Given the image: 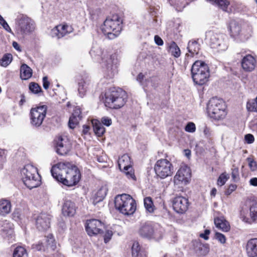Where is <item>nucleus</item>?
<instances>
[{
	"mask_svg": "<svg viewBox=\"0 0 257 257\" xmlns=\"http://www.w3.org/2000/svg\"><path fill=\"white\" fill-rule=\"evenodd\" d=\"M51 172L58 181L67 186L77 184L81 178L78 168L69 162H59L53 165Z\"/></svg>",
	"mask_w": 257,
	"mask_h": 257,
	"instance_id": "1",
	"label": "nucleus"
},
{
	"mask_svg": "<svg viewBox=\"0 0 257 257\" xmlns=\"http://www.w3.org/2000/svg\"><path fill=\"white\" fill-rule=\"evenodd\" d=\"M90 54L101 64L103 71L108 77L111 78L117 73L118 61L115 54L109 55L97 46L92 47Z\"/></svg>",
	"mask_w": 257,
	"mask_h": 257,
	"instance_id": "2",
	"label": "nucleus"
},
{
	"mask_svg": "<svg viewBox=\"0 0 257 257\" xmlns=\"http://www.w3.org/2000/svg\"><path fill=\"white\" fill-rule=\"evenodd\" d=\"M126 99V92L120 88H110L105 94V104L111 108L118 109L122 107Z\"/></svg>",
	"mask_w": 257,
	"mask_h": 257,
	"instance_id": "3",
	"label": "nucleus"
},
{
	"mask_svg": "<svg viewBox=\"0 0 257 257\" xmlns=\"http://www.w3.org/2000/svg\"><path fill=\"white\" fill-rule=\"evenodd\" d=\"M206 111L211 118L217 120L223 119L227 114L224 101L216 97H213L209 100L207 104Z\"/></svg>",
	"mask_w": 257,
	"mask_h": 257,
	"instance_id": "4",
	"label": "nucleus"
},
{
	"mask_svg": "<svg viewBox=\"0 0 257 257\" xmlns=\"http://www.w3.org/2000/svg\"><path fill=\"white\" fill-rule=\"evenodd\" d=\"M21 176L24 184L30 189L40 185V176L37 169L32 165H25L21 170Z\"/></svg>",
	"mask_w": 257,
	"mask_h": 257,
	"instance_id": "5",
	"label": "nucleus"
},
{
	"mask_svg": "<svg viewBox=\"0 0 257 257\" xmlns=\"http://www.w3.org/2000/svg\"><path fill=\"white\" fill-rule=\"evenodd\" d=\"M191 76L194 82L197 85L205 84L210 76L209 67L201 61H196L192 66Z\"/></svg>",
	"mask_w": 257,
	"mask_h": 257,
	"instance_id": "6",
	"label": "nucleus"
},
{
	"mask_svg": "<svg viewBox=\"0 0 257 257\" xmlns=\"http://www.w3.org/2000/svg\"><path fill=\"white\" fill-rule=\"evenodd\" d=\"M122 20L117 15L108 17L101 26V30L104 35H108L109 39L117 37L121 31Z\"/></svg>",
	"mask_w": 257,
	"mask_h": 257,
	"instance_id": "7",
	"label": "nucleus"
},
{
	"mask_svg": "<svg viewBox=\"0 0 257 257\" xmlns=\"http://www.w3.org/2000/svg\"><path fill=\"white\" fill-rule=\"evenodd\" d=\"M114 203L116 209L125 215L133 214L136 209L135 200L128 194H122L117 196Z\"/></svg>",
	"mask_w": 257,
	"mask_h": 257,
	"instance_id": "8",
	"label": "nucleus"
},
{
	"mask_svg": "<svg viewBox=\"0 0 257 257\" xmlns=\"http://www.w3.org/2000/svg\"><path fill=\"white\" fill-rule=\"evenodd\" d=\"M225 36L222 34H217L213 31H208L206 33V40L210 47L217 49L218 51H224L227 48Z\"/></svg>",
	"mask_w": 257,
	"mask_h": 257,
	"instance_id": "9",
	"label": "nucleus"
},
{
	"mask_svg": "<svg viewBox=\"0 0 257 257\" xmlns=\"http://www.w3.org/2000/svg\"><path fill=\"white\" fill-rule=\"evenodd\" d=\"M17 29L21 34H27L35 28L34 21L26 15L20 14L16 20Z\"/></svg>",
	"mask_w": 257,
	"mask_h": 257,
	"instance_id": "10",
	"label": "nucleus"
},
{
	"mask_svg": "<svg viewBox=\"0 0 257 257\" xmlns=\"http://www.w3.org/2000/svg\"><path fill=\"white\" fill-rule=\"evenodd\" d=\"M154 170L157 175L162 179L171 176L173 173V167L167 159H160L157 161Z\"/></svg>",
	"mask_w": 257,
	"mask_h": 257,
	"instance_id": "11",
	"label": "nucleus"
},
{
	"mask_svg": "<svg viewBox=\"0 0 257 257\" xmlns=\"http://www.w3.org/2000/svg\"><path fill=\"white\" fill-rule=\"evenodd\" d=\"M191 176V173L190 168L185 165L182 166L174 176V184L178 187L182 188L189 183Z\"/></svg>",
	"mask_w": 257,
	"mask_h": 257,
	"instance_id": "12",
	"label": "nucleus"
},
{
	"mask_svg": "<svg viewBox=\"0 0 257 257\" xmlns=\"http://www.w3.org/2000/svg\"><path fill=\"white\" fill-rule=\"evenodd\" d=\"M47 107L43 105L32 108L30 112L31 123L36 127L40 126L46 116Z\"/></svg>",
	"mask_w": 257,
	"mask_h": 257,
	"instance_id": "13",
	"label": "nucleus"
},
{
	"mask_svg": "<svg viewBox=\"0 0 257 257\" xmlns=\"http://www.w3.org/2000/svg\"><path fill=\"white\" fill-rule=\"evenodd\" d=\"M118 164L119 169L123 171L128 178L135 180L131 158L128 155L124 154L120 157L118 160Z\"/></svg>",
	"mask_w": 257,
	"mask_h": 257,
	"instance_id": "14",
	"label": "nucleus"
},
{
	"mask_svg": "<svg viewBox=\"0 0 257 257\" xmlns=\"http://www.w3.org/2000/svg\"><path fill=\"white\" fill-rule=\"evenodd\" d=\"M103 226V223L100 220L92 219L87 220L85 229L89 236H93L101 233Z\"/></svg>",
	"mask_w": 257,
	"mask_h": 257,
	"instance_id": "15",
	"label": "nucleus"
},
{
	"mask_svg": "<svg viewBox=\"0 0 257 257\" xmlns=\"http://www.w3.org/2000/svg\"><path fill=\"white\" fill-rule=\"evenodd\" d=\"M189 202L188 199L183 196H177L173 200V207L178 213H185L188 209Z\"/></svg>",
	"mask_w": 257,
	"mask_h": 257,
	"instance_id": "16",
	"label": "nucleus"
},
{
	"mask_svg": "<svg viewBox=\"0 0 257 257\" xmlns=\"http://www.w3.org/2000/svg\"><path fill=\"white\" fill-rule=\"evenodd\" d=\"M73 31V28L71 26L67 24H61L56 26L51 30L50 35L52 37L58 39L62 38Z\"/></svg>",
	"mask_w": 257,
	"mask_h": 257,
	"instance_id": "17",
	"label": "nucleus"
},
{
	"mask_svg": "<svg viewBox=\"0 0 257 257\" xmlns=\"http://www.w3.org/2000/svg\"><path fill=\"white\" fill-rule=\"evenodd\" d=\"M71 145L66 138H60L57 143L56 152L60 155H66L71 150Z\"/></svg>",
	"mask_w": 257,
	"mask_h": 257,
	"instance_id": "18",
	"label": "nucleus"
},
{
	"mask_svg": "<svg viewBox=\"0 0 257 257\" xmlns=\"http://www.w3.org/2000/svg\"><path fill=\"white\" fill-rule=\"evenodd\" d=\"M256 59L254 56L248 54L244 56L241 61L242 69L247 72L253 71L256 65Z\"/></svg>",
	"mask_w": 257,
	"mask_h": 257,
	"instance_id": "19",
	"label": "nucleus"
},
{
	"mask_svg": "<svg viewBox=\"0 0 257 257\" xmlns=\"http://www.w3.org/2000/svg\"><path fill=\"white\" fill-rule=\"evenodd\" d=\"M50 218L49 215L45 213L40 214L36 219V224L37 228L41 231H44L50 227Z\"/></svg>",
	"mask_w": 257,
	"mask_h": 257,
	"instance_id": "20",
	"label": "nucleus"
},
{
	"mask_svg": "<svg viewBox=\"0 0 257 257\" xmlns=\"http://www.w3.org/2000/svg\"><path fill=\"white\" fill-rule=\"evenodd\" d=\"M139 233L142 236L146 238L158 237L153 226L149 223L143 224L139 230Z\"/></svg>",
	"mask_w": 257,
	"mask_h": 257,
	"instance_id": "21",
	"label": "nucleus"
},
{
	"mask_svg": "<svg viewBox=\"0 0 257 257\" xmlns=\"http://www.w3.org/2000/svg\"><path fill=\"white\" fill-rule=\"evenodd\" d=\"M245 250L248 257H257V238H252L247 241Z\"/></svg>",
	"mask_w": 257,
	"mask_h": 257,
	"instance_id": "22",
	"label": "nucleus"
},
{
	"mask_svg": "<svg viewBox=\"0 0 257 257\" xmlns=\"http://www.w3.org/2000/svg\"><path fill=\"white\" fill-rule=\"evenodd\" d=\"M91 86V81L88 77L81 79L78 82V91L81 97H84Z\"/></svg>",
	"mask_w": 257,
	"mask_h": 257,
	"instance_id": "23",
	"label": "nucleus"
},
{
	"mask_svg": "<svg viewBox=\"0 0 257 257\" xmlns=\"http://www.w3.org/2000/svg\"><path fill=\"white\" fill-rule=\"evenodd\" d=\"M62 212L64 216H73L76 212V207L74 202L66 200L63 205Z\"/></svg>",
	"mask_w": 257,
	"mask_h": 257,
	"instance_id": "24",
	"label": "nucleus"
},
{
	"mask_svg": "<svg viewBox=\"0 0 257 257\" xmlns=\"http://www.w3.org/2000/svg\"><path fill=\"white\" fill-rule=\"evenodd\" d=\"M192 244L194 251L199 255H205L209 252L208 245L202 243L199 240L193 241Z\"/></svg>",
	"mask_w": 257,
	"mask_h": 257,
	"instance_id": "25",
	"label": "nucleus"
},
{
	"mask_svg": "<svg viewBox=\"0 0 257 257\" xmlns=\"http://www.w3.org/2000/svg\"><path fill=\"white\" fill-rule=\"evenodd\" d=\"M209 1L212 4L216 5L219 8L221 9L222 11L230 13L232 11V9L231 7L232 6H231L230 7V2L228 0H209Z\"/></svg>",
	"mask_w": 257,
	"mask_h": 257,
	"instance_id": "26",
	"label": "nucleus"
},
{
	"mask_svg": "<svg viewBox=\"0 0 257 257\" xmlns=\"http://www.w3.org/2000/svg\"><path fill=\"white\" fill-rule=\"evenodd\" d=\"M214 221L216 227L218 229L224 232L229 230V224L223 217L215 218Z\"/></svg>",
	"mask_w": 257,
	"mask_h": 257,
	"instance_id": "27",
	"label": "nucleus"
},
{
	"mask_svg": "<svg viewBox=\"0 0 257 257\" xmlns=\"http://www.w3.org/2000/svg\"><path fill=\"white\" fill-rule=\"evenodd\" d=\"M228 29L231 36L233 37L238 36L241 29L238 22L235 20L230 21L229 24Z\"/></svg>",
	"mask_w": 257,
	"mask_h": 257,
	"instance_id": "28",
	"label": "nucleus"
},
{
	"mask_svg": "<svg viewBox=\"0 0 257 257\" xmlns=\"http://www.w3.org/2000/svg\"><path fill=\"white\" fill-rule=\"evenodd\" d=\"M12 209L11 202L7 199H2L0 200V215L5 216L9 214Z\"/></svg>",
	"mask_w": 257,
	"mask_h": 257,
	"instance_id": "29",
	"label": "nucleus"
},
{
	"mask_svg": "<svg viewBox=\"0 0 257 257\" xmlns=\"http://www.w3.org/2000/svg\"><path fill=\"white\" fill-rule=\"evenodd\" d=\"M107 188L106 187H101L95 194L93 197V204L95 205L96 203L102 201L107 194Z\"/></svg>",
	"mask_w": 257,
	"mask_h": 257,
	"instance_id": "30",
	"label": "nucleus"
},
{
	"mask_svg": "<svg viewBox=\"0 0 257 257\" xmlns=\"http://www.w3.org/2000/svg\"><path fill=\"white\" fill-rule=\"evenodd\" d=\"M32 75V70L27 65L23 64L20 69L21 78L23 80H27L31 77Z\"/></svg>",
	"mask_w": 257,
	"mask_h": 257,
	"instance_id": "31",
	"label": "nucleus"
},
{
	"mask_svg": "<svg viewBox=\"0 0 257 257\" xmlns=\"http://www.w3.org/2000/svg\"><path fill=\"white\" fill-rule=\"evenodd\" d=\"M132 250L133 257H147L146 252L141 250V247L138 242H134Z\"/></svg>",
	"mask_w": 257,
	"mask_h": 257,
	"instance_id": "32",
	"label": "nucleus"
},
{
	"mask_svg": "<svg viewBox=\"0 0 257 257\" xmlns=\"http://www.w3.org/2000/svg\"><path fill=\"white\" fill-rule=\"evenodd\" d=\"M252 30L250 27L243 26L240 31L238 37L242 41H244L249 39L251 36Z\"/></svg>",
	"mask_w": 257,
	"mask_h": 257,
	"instance_id": "33",
	"label": "nucleus"
},
{
	"mask_svg": "<svg viewBox=\"0 0 257 257\" xmlns=\"http://www.w3.org/2000/svg\"><path fill=\"white\" fill-rule=\"evenodd\" d=\"M92 123L93 126V131L96 135L100 137L103 135L105 130L102 124L96 120L92 121Z\"/></svg>",
	"mask_w": 257,
	"mask_h": 257,
	"instance_id": "34",
	"label": "nucleus"
},
{
	"mask_svg": "<svg viewBox=\"0 0 257 257\" xmlns=\"http://www.w3.org/2000/svg\"><path fill=\"white\" fill-rule=\"evenodd\" d=\"M144 206L146 211L150 213L154 212L156 209L152 199L150 197H145L144 199Z\"/></svg>",
	"mask_w": 257,
	"mask_h": 257,
	"instance_id": "35",
	"label": "nucleus"
},
{
	"mask_svg": "<svg viewBox=\"0 0 257 257\" xmlns=\"http://www.w3.org/2000/svg\"><path fill=\"white\" fill-rule=\"evenodd\" d=\"M46 249H50L54 250L56 248V243L53 236L51 234H49L46 237L45 244Z\"/></svg>",
	"mask_w": 257,
	"mask_h": 257,
	"instance_id": "36",
	"label": "nucleus"
},
{
	"mask_svg": "<svg viewBox=\"0 0 257 257\" xmlns=\"http://www.w3.org/2000/svg\"><path fill=\"white\" fill-rule=\"evenodd\" d=\"M249 216L253 221H257V201H252L249 208Z\"/></svg>",
	"mask_w": 257,
	"mask_h": 257,
	"instance_id": "37",
	"label": "nucleus"
},
{
	"mask_svg": "<svg viewBox=\"0 0 257 257\" xmlns=\"http://www.w3.org/2000/svg\"><path fill=\"white\" fill-rule=\"evenodd\" d=\"M28 254L26 249L22 246H17L13 252V257H28Z\"/></svg>",
	"mask_w": 257,
	"mask_h": 257,
	"instance_id": "38",
	"label": "nucleus"
},
{
	"mask_svg": "<svg viewBox=\"0 0 257 257\" xmlns=\"http://www.w3.org/2000/svg\"><path fill=\"white\" fill-rule=\"evenodd\" d=\"M169 52L176 58L179 57L181 54L180 48L174 42L170 43L169 45Z\"/></svg>",
	"mask_w": 257,
	"mask_h": 257,
	"instance_id": "39",
	"label": "nucleus"
},
{
	"mask_svg": "<svg viewBox=\"0 0 257 257\" xmlns=\"http://www.w3.org/2000/svg\"><path fill=\"white\" fill-rule=\"evenodd\" d=\"M187 49L189 52L192 55L197 54L199 49V45L196 41H189Z\"/></svg>",
	"mask_w": 257,
	"mask_h": 257,
	"instance_id": "40",
	"label": "nucleus"
},
{
	"mask_svg": "<svg viewBox=\"0 0 257 257\" xmlns=\"http://www.w3.org/2000/svg\"><path fill=\"white\" fill-rule=\"evenodd\" d=\"M143 78H144L143 74L142 73H140L137 77V80L138 81H139L140 83H141L142 85H144L145 86H148L150 84L151 86H154V84L153 82L156 81L157 80V78L156 77L150 78L146 81V84H145L143 83V82H142V80L143 79Z\"/></svg>",
	"mask_w": 257,
	"mask_h": 257,
	"instance_id": "41",
	"label": "nucleus"
},
{
	"mask_svg": "<svg viewBox=\"0 0 257 257\" xmlns=\"http://www.w3.org/2000/svg\"><path fill=\"white\" fill-rule=\"evenodd\" d=\"M12 60V56L10 54L5 55L0 60V65L3 67H7Z\"/></svg>",
	"mask_w": 257,
	"mask_h": 257,
	"instance_id": "42",
	"label": "nucleus"
},
{
	"mask_svg": "<svg viewBox=\"0 0 257 257\" xmlns=\"http://www.w3.org/2000/svg\"><path fill=\"white\" fill-rule=\"evenodd\" d=\"M246 108L249 111L257 112V104L254 99L249 100L247 101Z\"/></svg>",
	"mask_w": 257,
	"mask_h": 257,
	"instance_id": "43",
	"label": "nucleus"
},
{
	"mask_svg": "<svg viewBox=\"0 0 257 257\" xmlns=\"http://www.w3.org/2000/svg\"><path fill=\"white\" fill-rule=\"evenodd\" d=\"M229 178L228 175L225 173H222L218 178L217 184L220 186L225 184Z\"/></svg>",
	"mask_w": 257,
	"mask_h": 257,
	"instance_id": "44",
	"label": "nucleus"
},
{
	"mask_svg": "<svg viewBox=\"0 0 257 257\" xmlns=\"http://www.w3.org/2000/svg\"><path fill=\"white\" fill-rule=\"evenodd\" d=\"M29 89L34 93L37 94L41 92V87L36 83L31 82L29 84Z\"/></svg>",
	"mask_w": 257,
	"mask_h": 257,
	"instance_id": "45",
	"label": "nucleus"
},
{
	"mask_svg": "<svg viewBox=\"0 0 257 257\" xmlns=\"http://www.w3.org/2000/svg\"><path fill=\"white\" fill-rule=\"evenodd\" d=\"M80 120L79 118L74 116H70L69 120L68 125L70 128H74L78 124L79 121Z\"/></svg>",
	"mask_w": 257,
	"mask_h": 257,
	"instance_id": "46",
	"label": "nucleus"
},
{
	"mask_svg": "<svg viewBox=\"0 0 257 257\" xmlns=\"http://www.w3.org/2000/svg\"><path fill=\"white\" fill-rule=\"evenodd\" d=\"M246 160L248 163V166L250 168V169L252 171H255L257 169V164H256V162H255L251 158H247Z\"/></svg>",
	"mask_w": 257,
	"mask_h": 257,
	"instance_id": "47",
	"label": "nucleus"
},
{
	"mask_svg": "<svg viewBox=\"0 0 257 257\" xmlns=\"http://www.w3.org/2000/svg\"><path fill=\"white\" fill-rule=\"evenodd\" d=\"M185 131L189 133H194L196 130V126L193 122H190L187 123L185 128Z\"/></svg>",
	"mask_w": 257,
	"mask_h": 257,
	"instance_id": "48",
	"label": "nucleus"
},
{
	"mask_svg": "<svg viewBox=\"0 0 257 257\" xmlns=\"http://www.w3.org/2000/svg\"><path fill=\"white\" fill-rule=\"evenodd\" d=\"M215 238L216 239L218 240V241H219L221 243L224 244L226 242V238L224 235L223 234L219 233V232H216L215 235Z\"/></svg>",
	"mask_w": 257,
	"mask_h": 257,
	"instance_id": "49",
	"label": "nucleus"
},
{
	"mask_svg": "<svg viewBox=\"0 0 257 257\" xmlns=\"http://www.w3.org/2000/svg\"><path fill=\"white\" fill-rule=\"evenodd\" d=\"M113 233L111 230H107L106 231L104 236V241L105 243H107L111 238Z\"/></svg>",
	"mask_w": 257,
	"mask_h": 257,
	"instance_id": "50",
	"label": "nucleus"
},
{
	"mask_svg": "<svg viewBox=\"0 0 257 257\" xmlns=\"http://www.w3.org/2000/svg\"><path fill=\"white\" fill-rule=\"evenodd\" d=\"M32 248L33 249H35L36 250H38V251L42 250H44L46 248V246H45V244H44L42 242H39L37 244H33L32 246Z\"/></svg>",
	"mask_w": 257,
	"mask_h": 257,
	"instance_id": "51",
	"label": "nucleus"
},
{
	"mask_svg": "<svg viewBox=\"0 0 257 257\" xmlns=\"http://www.w3.org/2000/svg\"><path fill=\"white\" fill-rule=\"evenodd\" d=\"M81 111L80 108L78 107H76L74 109L73 112L71 116H74V117H75L77 118H79V119H81Z\"/></svg>",
	"mask_w": 257,
	"mask_h": 257,
	"instance_id": "52",
	"label": "nucleus"
},
{
	"mask_svg": "<svg viewBox=\"0 0 257 257\" xmlns=\"http://www.w3.org/2000/svg\"><path fill=\"white\" fill-rule=\"evenodd\" d=\"M6 158L5 150L0 149V169L3 168V163Z\"/></svg>",
	"mask_w": 257,
	"mask_h": 257,
	"instance_id": "53",
	"label": "nucleus"
},
{
	"mask_svg": "<svg viewBox=\"0 0 257 257\" xmlns=\"http://www.w3.org/2000/svg\"><path fill=\"white\" fill-rule=\"evenodd\" d=\"M102 123L107 126H108L111 125L112 123L111 119L108 117H103L101 118Z\"/></svg>",
	"mask_w": 257,
	"mask_h": 257,
	"instance_id": "54",
	"label": "nucleus"
},
{
	"mask_svg": "<svg viewBox=\"0 0 257 257\" xmlns=\"http://www.w3.org/2000/svg\"><path fill=\"white\" fill-rule=\"evenodd\" d=\"M245 140L248 144H251L254 141V137L251 134H247L245 136Z\"/></svg>",
	"mask_w": 257,
	"mask_h": 257,
	"instance_id": "55",
	"label": "nucleus"
},
{
	"mask_svg": "<svg viewBox=\"0 0 257 257\" xmlns=\"http://www.w3.org/2000/svg\"><path fill=\"white\" fill-rule=\"evenodd\" d=\"M210 233V231L209 229H205L204 233L200 234L199 236L205 240H208L209 238L208 235Z\"/></svg>",
	"mask_w": 257,
	"mask_h": 257,
	"instance_id": "56",
	"label": "nucleus"
},
{
	"mask_svg": "<svg viewBox=\"0 0 257 257\" xmlns=\"http://www.w3.org/2000/svg\"><path fill=\"white\" fill-rule=\"evenodd\" d=\"M50 85V83L48 80L47 76H45L43 78V86L44 89H47Z\"/></svg>",
	"mask_w": 257,
	"mask_h": 257,
	"instance_id": "57",
	"label": "nucleus"
},
{
	"mask_svg": "<svg viewBox=\"0 0 257 257\" xmlns=\"http://www.w3.org/2000/svg\"><path fill=\"white\" fill-rule=\"evenodd\" d=\"M154 40L156 44L159 46H162L163 45V41L162 39L158 36L156 35L154 37Z\"/></svg>",
	"mask_w": 257,
	"mask_h": 257,
	"instance_id": "58",
	"label": "nucleus"
},
{
	"mask_svg": "<svg viewBox=\"0 0 257 257\" xmlns=\"http://www.w3.org/2000/svg\"><path fill=\"white\" fill-rule=\"evenodd\" d=\"M249 184L251 186H257V178L254 177L250 179Z\"/></svg>",
	"mask_w": 257,
	"mask_h": 257,
	"instance_id": "59",
	"label": "nucleus"
},
{
	"mask_svg": "<svg viewBox=\"0 0 257 257\" xmlns=\"http://www.w3.org/2000/svg\"><path fill=\"white\" fill-rule=\"evenodd\" d=\"M203 132L206 137L210 138L211 136V132L208 128H205Z\"/></svg>",
	"mask_w": 257,
	"mask_h": 257,
	"instance_id": "60",
	"label": "nucleus"
},
{
	"mask_svg": "<svg viewBox=\"0 0 257 257\" xmlns=\"http://www.w3.org/2000/svg\"><path fill=\"white\" fill-rule=\"evenodd\" d=\"M89 130H90V127L88 125H83V130H82L83 134H84V135L88 134L89 133Z\"/></svg>",
	"mask_w": 257,
	"mask_h": 257,
	"instance_id": "61",
	"label": "nucleus"
},
{
	"mask_svg": "<svg viewBox=\"0 0 257 257\" xmlns=\"http://www.w3.org/2000/svg\"><path fill=\"white\" fill-rule=\"evenodd\" d=\"M2 25L7 32L10 33L12 32L11 28L10 27V26L6 22L3 23Z\"/></svg>",
	"mask_w": 257,
	"mask_h": 257,
	"instance_id": "62",
	"label": "nucleus"
},
{
	"mask_svg": "<svg viewBox=\"0 0 257 257\" xmlns=\"http://www.w3.org/2000/svg\"><path fill=\"white\" fill-rule=\"evenodd\" d=\"M13 46L17 51H20V52L21 51L20 46H19V44L17 42H13Z\"/></svg>",
	"mask_w": 257,
	"mask_h": 257,
	"instance_id": "63",
	"label": "nucleus"
},
{
	"mask_svg": "<svg viewBox=\"0 0 257 257\" xmlns=\"http://www.w3.org/2000/svg\"><path fill=\"white\" fill-rule=\"evenodd\" d=\"M236 188L237 186L235 184H231L229 186L228 189H229L231 192H233L236 190Z\"/></svg>",
	"mask_w": 257,
	"mask_h": 257,
	"instance_id": "64",
	"label": "nucleus"
}]
</instances>
